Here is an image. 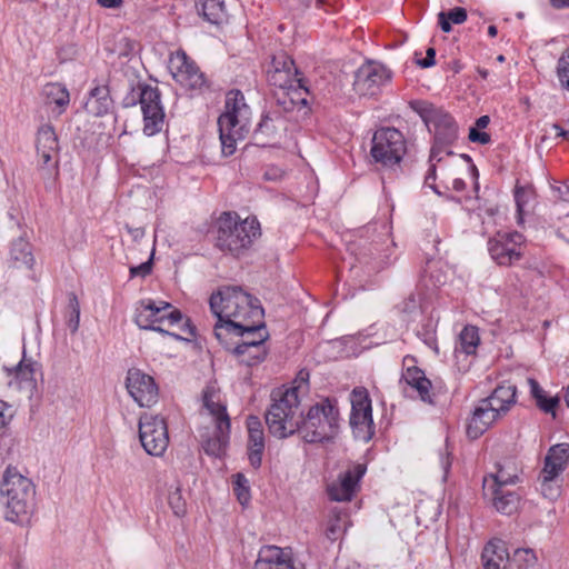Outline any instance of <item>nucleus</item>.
Listing matches in <instances>:
<instances>
[{"label": "nucleus", "instance_id": "864d4df0", "mask_svg": "<svg viewBox=\"0 0 569 569\" xmlns=\"http://www.w3.org/2000/svg\"><path fill=\"white\" fill-rule=\"evenodd\" d=\"M134 322L140 329L148 330L152 328V323H156V320H150L146 308L140 306L136 310Z\"/></svg>", "mask_w": 569, "mask_h": 569}, {"label": "nucleus", "instance_id": "f257e3e1", "mask_svg": "<svg viewBox=\"0 0 569 569\" xmlns=\"http://www.w3.org/2000/svg\"><path fill=\"white\" fill-rule=\"evenodd\" d=\"M272 403L266 412V423L272 436L283 439L297 431L308 443L331 441L339 430L337 400L325 398L311 406L303 417L299 413V396L296 389L271 393Z\"/></svg>", "mask_w": 569, "mask_h": 569}, {"label": "nucleus", "instance_id": "393cba45", "mask_svg": "<svg viewBox=\"0 0 569 569\" xmlns=\"http://www.w3.org/2000/svg\"><path fill=\"white\" fill-rule=\"evenodd\" d=\"M481 562L483 569H507L510 556L502 540L489 541L482 549Z\"/></svg>", "mask_w": 569, "mask_h": 569}, {"label": "nucleus", "instance_id": "72a5a7b5", "mask_svg": "<svg viewBox=\"0 0 569 569\" xmlns=\"http://www.w3.org/2000/svg\"><path fill=\"white\" fill-rule=\"evenodd\" d=\"M10 257L13 261V266L17 268L27 267L31 268L34 262L33 254L31 252V246L23 239H18L11 244Z\"/></svg>", "mask_w": 569, "mask_h": 569}, {"label": "nucleus", "instance_id": "774afa93", "mask_svg": "<svg viewBox=\"0 0 569 569\" xmlns=\"http://www.w3.org/2000/svg\"><path fill=\"white\" fill-rule=\"evenodd\" d=\"M463 69V63L459 59H453L448 63V70L452 71L453 74L459 73Z\"/></svg>", "mask_w": 569, "mask_h": 569}, {"label": "nucleus", "instance_id": "4c0bfd02", "mask_svg": "<svg viewBox=\"0 0 569 569\" xmlns=\"http://www.w3.org/2000/svg\"><path fill=\"white\" fill-rule=\"evenodd\" d=\"M460 351L466 355H473L480 342L478 329L473 326H466L459 335Z\"/></svg>", "mask_w": 569, "mask_h": 569}, {"label": "nucleus", "instance_id": "6ab92c4d", "mask_svg": "<svg viewBox=\"0 0 569 569\" xmlns=\"http://www.w3.org/2000/svg\"><path fill=\"white\" fill-rule=\"evenodd\" d=\"M257 569H306V565L293 557L290 548L264 546L256 562Z\"/></svg>", "mask_w": 569, "mask_h": 569}, {"label": "nucleus", "instance_id": "4d7b16f0", "mask_svg": "<svg viewBox=\"0 0 569 569\" xmlns=\"http://www.w3.org/2000/svg\"><path fill=\"white\" fill-rule=\"evenodd\" d=\"M429 162H430V168L425 177V186L429 187L437 194H440V191L437 189V186L435 183H429V180H432V181L436 180L437 163L439 161H430L429 160Z\"/></svg>", "mask_w": 569, "mask_h": 569}, {"label": "nucleus", "instance_id": "49530a36", "mask_svg": "<svg viewBox=\"0 0 569 569\" xmlns=\"http://www.w3.org/2000/svg\"><path fill=\"white\" fill-rule=\"evenodd\" d=\"M557 70L561 86L569 91V48L560 57Z\"/></svg>", "mask_w": 569, "mask_h": 569}, {"label": "nucleus", "instance_id": "bf43d9fd", "mask_svg": "<svg viewBox=\"0 0 569 569\" xmlns=\"http://www.w3.org/2000/svg\"><path fill=\"white\" fill-rule=\"evenodd\" d=\"M10 408L11 407L6 401L0 400V428H3L11 419L12 413L10 412Z\"/></svg>", "mask_w": 569, "mask_h": 569}, {"label": "nucleus", "instance_id": "ea45409f", "mask_svg": "<svg viewBox=\"0 0 569 569\" xmlns=\"http://www.w3.org/2000/svg\"><path fill=\"white\" fill-rule=\"evenodd\" d=\"M545 459L550 461L565 470L569 459V443H558L552 446Z\"/></svg>", "mask_w": 569, "mask_h": 569}, {"label": "nucleus", "instance_id": "338daca9", "mask_svg": "<svg viewBox=\"0 0 569 569\" xmlns=\"http://www.w3.org/2000/svg\"><path fill=\"white\" fill-rule=\"evenodd\" d=\"M140 305H141V307H144L147 311H150V312L154 313L156 316H160L161 309H160L159 305L156 303L154 301H152V300L141 301Z\"/></svg>", "mask_w": 569, "mask_h": 569}, {"label": "nucleus", "instance_id": "39448f33", "mask_svg": "<svg viewBox=\"0 0 569 569\" xmlns=\"http://www.w3.org/2000/svg\"><path fill=\"white\" fill-rule=\"evenodd\" d=\"M216 391L211 387L203 390V407L214 420V428L200 430V442L203 451L211 457H222L229 446L231 422L226 406L214 401Z\"/></svg>", "mask_w": 569, "mask_h": 569}, {"label": "nucleus", "instance_id": "c9c22d12", "mask_svg": "<svg viewBox=\"0 0 569 569\" xmlns=\"http://www.w3.org/2000/svg\"><path fill=\"white\" fill-rule=\"evenodd\" d=\"M201 8L199 13L210 23H219L224 16L223 0H199Z\"/></svg>", "mask_w": 569, "mask_h": 569}, {"label": "nucleus", "instance_id": "13d9d810", "mask_svg": "<svg viewBox=\"0 0 569 569\" xmlns=\"http://www.w3.org/2000/svg\"><path fill=\"white\" fill-rule=\"evenodd\" d=\"M417 64L423 69L430 68L436 64V49L430 47L427 49L426 58L418 59Z\"/></svg>", "mask_w": 569, "mask_h": 569}, {"label": "nucleus", "instance_id": "423d86ee", "mask_svg": "<svg viewBox=\"0 0 569 569\" xmlns=\"http://www.w3.org/2000/svg\"><path fill=\"white\" fill-rule=\"evenodd\" d=\"M259 234L260 224L256 219L239 221L236 213L223 212L217 222L216 247L239 256Z\"/></svg>", "mask_w": 569, "mask_h": 569}, {"label": "nucleus", "instance_id": "09e8293b", "mask_svg": "<svg viewBox=\"0 0 569 569\" xmlns=\"http://www.w3.org/2000/svg\"><path fill=\"white\" fill-rule=\"evenodd\" d=\"M419 309L420 299L415 293H410L401 303L398 305V310L406 316L417 313Z\"/></svg>", "mask_w": 569, "mask_h": 569}, {"label": "nucleus", "instance_id": "4be33fe9", "mask_svg": "<svg viewBox=\"0 0 569 569\" xmlns=\"http://www.w3.org/2000/svg\"><path fill=\"white\" fill-rule=\"evenodd\" d=\"M280 111L267 110L261 114L256 129L252 132V140L256 146L271 147L278 139V123L281 121Z\"/></svg>", "mask_w": 569, "mask_h": 569}, {"label": "nucleus", "instance_id": "4468645a", "mask_svg": "<svg viewBox=\"0 0 569 569\" xmlns=\"http://www.w3.org/2000/svg\"><path fill=\"white\" fill-rule=\"evenodd\" d=\"M39 363L26 357V349L22 351V359L13 367L3 366L2 371L9 378L8 386L18 391L26 392L31 398L37 390L36 373Z\"/></svg>", "mask_w": 569, "mask_h": 569}, {"label": "nucleus", "instance_id": "a211bd4d", "mask_svg": "<svg viewBox=\"0 0 569 569\" xmlns=\"http://www.w3.org/2000/svg\"><path fill=\"white\" fill-rule=\"evenodd\" d=\"M367 470L366 465L357 463L340 473L338 480L327 488L328 496L333 501H350L359 487L360 479Z\"/></svg>", "mask_w": 569, "mask_h": 569}, {"label": "nucleus", "instance_id": "f03ea898", "mask_svg": "<svg viewBox=\"0 0 569 569\" xmlns=\"http://www.w3.org/2000/svg\"><path fill=\"white\" fill-rule=\"evenodd\" d=\"M216 325L229 321L234 325L263 321L264 311L259 299L246 292L240 286H224L209 299Z\"/></svg>", "mask_w": 569, "mask_h": 569}, {"label": "nucleus", "instance_id": "1a4fd4ad", "mask_svg": "<svg viewBox=\"0 0 569 569\" xmlns=\"http://www.w3.org/2000/svg\"><path fill=\"white\" fill-rule=\"evenodd\" d=\"M213 333L216 339L224 349L239 346L244 347L248 342L259 341L266 343L270 335L263 321L234 325L229 321L214 325Z\"/></svg>", "mask_w": 569, "mask_h": 569}, {"label": "nucleus", "instance_id": "c03bdc74", "mask_svg": "<svg viewBox=\"0 0 569 569\" xmlns=\"http://www.w3.org/2000/svg\"><path fill=\"white\" fill-rule=\"evenodd\" d=\"M417 336L429 347L438 351L436 329L431 320L422 325L421 329L417 331Z\"/></svg>", "mask_w": 569, "mask_h": 569}, {"label": "nucleus", "instance_id": "0eeeda50", "mask_svg": "<svg viewBox=\"0 0 569 569\" xmlns=\"http://www.w3.org/2000/svg\"><path fill=\"white\" fill-rule=\"evenodd\" d=\"M139 102L143 114V132L153 136L162 130L164 111L161 104V93L157 87L147 83L139 84V92H133L123 99L126 108L133 107Z\"/></svg>", "mask_w": 569, "mask_h": 569}, {"label": "nucleus", "instance_id": "ddd939ff", "mask_svg": "<svg viewBox=\"0 0 569 569\" xmlns=\"http://www.w3.org/2000/svg\"><path fill=\"white\" fill-rule=\"evenodd\" d=\"M267 81L276 90L305 88V79L299 77L295 61L286 54L273 57L271 69L267 72Z\"/></svg>", "mask_w": 569, "mask_h": 569}, {"label": "nucleus", "instance_id": "b1692460", "mask_svg": "<svg viewBox=\"0 0 569 569\" xmlns=\"http://www.w3.org/2000/svg\"><path fill=\"white\" fill-rule=\"evenodd\" d=\"M237 359L240 365L247 367H254L264 361L269 349L266 343H262V339L259 341L248 342L244 347L233 346L227 349Z\"/></svg>", "mask_w": 569, "mask_h": 569}, {"label": "nucleus", "instance_id": "5fc2aeb1", "mask_svg": "<svg viewBox=\"0 0 569 569\" xmlns=\"http://www.w3.org/2000/svg\"><path fill=\"white\" fill-rule=\"evenodd\" d=\"M446 14H448V18L450 19V21L456 24L463 23L468 17L467 10L462 7H456L451 10H449L448 12H446Z\"/></svg>", "mask_w": 569, "mask_h": 569}, {"label": "nucleus", "instance_id": "9b49d317", "mask_svg": "<svg viewBox=\"0 0 569 569\" xmlns=\"http://www.w3.org/2000/svg\"><path fill=\"white\" fill-rule=\"evenodd\" d=\"M350 426L358 440L368 442L375 435L371 399L363 388H355L351 392Z\"/></svg>", "mask_w": 569, "mask_h": 569}, {"label": "nucleus", "instance_id": "cd10ccee", "mask_svg": "<svg viewBox=\"0 0 569 569\" xmlns=\"http://www.w3.org/2000/svg\"><path fill=\"white\" fill-rule=\"evenodd\" d=\"M174 79L181 84L191 89L201 88L204 84V76L192 61H188L183 56V61L173 73Z\"/></svg>", "mask_w": 569, "mask_h": 569}, {"label": "nucleus", "instance_id": "e2e57ef3", "mask_svg": "<svg viewBox=\"0 0 569 569\" xmlns=\"http://www.w3.org/2000/svg\"><path fill=\"white\" fill-rule=\"evenodd\" d=\"M552 129L557 132L559 137L569 140V118L563 121V126L559 123H553Z\"/></svg>", "mask_w": 569, "mask_h": 569}, {"label": "nucleus", "instance_id": "6e6552de", "mask_svg": "<svg viewBox=\"0 0 569 569\" xmlns=\"http://www.w3.org/2000/svg\"><path fill=\"white\" fill-rule=\"evenodd\" d=\"M370 154L375 162L392 168L402 160L407 147L401 131L396 128H380L372 137Z\"/></svg>", "mask_w": 569, "mask_h": 569}, {"label": "nucleus", "instance_id": "603ef678", "mask_svg": "<svg viewBox=\"0 0 569 569\" xmlns=\"http://www.w3.org/2000/svg\"><path fill=\"white\" fill-rule=\"evenodd\" d=\"M309 379H310V372L307 369H301L293 381L295 386L290 389H296V395L298 396V392L300 390L308 391L309 390Z\"/></svg>", "mask_w": 569, "mask_h": 569}, {"label": "nucleus", "instance_id": "052dcab7", "mask_svg": "<svg viewBox=\"0 0 569 569\" xmlns=\"http://www.w3.org/2000/svg\"><path fill=\"white\" fill-rule=\"evenodd\" d=\"M526 191L522 187H516L515 189V201L517 206V212L519 216H521L523 206L526 204Z\"/></svg>", "mask_w": 569, "mask_h": 569}, {"label": "nucleus", "instance_id": "de8ad7c7", "mask_svg": "<svg viewBox=\"0 0 569 569\" xmlns=\"http://www.w3.org/2000/svg\"><path fill=\"white\" fill-rule=\"evenodd\" d=\"M168 502L176 516L182 517L186 513V501L183 500L179 488L169 493Z\"/></svg>", "mask_w": 569, "mask_h": 569}, {"label": "nucleus", "instance_id": "2eb2a0df", "mask_svg": "<svg viewBox=\"0 0 569 569\" xmlns=\"http://www.w3.org/2000/svg\"><path fill=\"white\" fill-rule=\"evenodd\" d=\"M126 388L140 407L150 408L158 401L159 390L153 378L139 369L128 370Z\"/></svg>", "mask_w": 569, "mask_h": 569}, {"label": "nucleus", "instance_id": "69168bd1", "mask_svg": "<svg viewBox=\"0 0 569 569\" xmlns=\"http://www.w3.org/2000/svg\"><path fill=\"white\" fill-rule=\"evenodd\" d=\"M97 3L106 9H118L122 6L123 0H97Z\"/></svg>", "mask_w": 569, "mask_h": 569}, {"label": "nucleus", "instance_id": "5701e85b", "mask_svg": "<svg viewBox=\"0 0 569 569\" xmlns=\"http://www.w3.org/2000/svg\"><path fill=\"white\" fill-rule=\"evenodd\" d=\"M248 428V459L253 469H259L262 462L264 451V433L260 419L256 416H249L247 419Z\"/></svg>", "mask_w": 569, "mask_h": 569}, {"label": "nucleus", "instance_id": "20e7f679", "mask_svg": "<svg viewBox=\"0 0 569 569\" xmlns=\"http://www.w3.org/2000/svg\"><path fill=\"white\" fill-rule=\"evenodd\" d=\"M34 486L16 469L8 467L0 487V501L6 519L16 523L28 521L33 507Z\"/></svg>", "mask_w": 569, "mask_h": 569}, {"label": "nucleus", "instance_id": "79ce46f5", "mask_svg": "<svg viewBox=\"0 0 569 569\" xmlns=\"http://www.w3.org/2000/svg\"><path fill=\"white\" fill-rule=\"evenodd\" d=\"M233 491L238 501L246 505L250 500V487L244 475L238 472L233 476Z\"/></svg>", "mask_w": 569, "mask_h": 569}, {"label": "nucleus", "instance_id": "a19ab883", "mask_svg": "<svg viewBox=\"0 0 569 569\" xmlns=\"http://www.w3.org/2000/svg\"><path fill=\"white\" fill-rule=\"evenodd\" d=\"M69 317L67 320V326L70 329L71 333H76L79 329L80 323V303L76 293L70 292L69 296Z\"/></svg>", "mask_w": 569, "mask_h": 569}, {"label": "nucleus", "instance_id": "8fccbe9b", "mask_svg": "<svg viewBox=\"0 0 569 569\" xmlns=\"http://www.w3.org/2000/svg\"><path fill=\"white\" fill-rule=\"evenodd\" d=\"M563 471L562 468L552 463L550 459H545V466L540 471L539 476L541 479L555 480L559 477V475Z\"/></svg>", "mask_w": 569, "mask_h": 569}, {"label": "nucleus", "instance_id": "a878e982", "mask_svg": "<svg viewBox=\"0 0 569 569\" xmlns=\"http://www.w3.org/2000/svg\"><path fill=\"white\" fill-rule=\"evenodd\" d=\"M86 108L96 117L109 113L113 108V100L108 86H96L92 88Z\"/></svg>", "mask_w": 569, "mask_h": 569}, {"label": "nucleus", "instance_id": "f704fd0d", "mask_svg": "<svg viewBox=\"0 0 569 569\" xmlns=\"http://www.w3.org/2000/svg\"><path fill=\"white\" fill-rule=\"evenodd\" d=\"M303 89L306 92H309L308 89L305 88H295V89H282L274 90L272 93V100L274 101L277 111H280V114L291 112L295 110L297 104L296 94L299 90Z\"/></svg>", "mask_w": 569, "mask_h": 569}, {"label": "nucleus", "instance_id": "f8f14e48", "mask_svg": "<svg viewBox=\"0 0 569 569\" xmlns=\"http://www.w3.org/2000/svg\"><path fill=\"white\" fill-rule=\"evenodd\" d=\"M392 72L385 64L368 60L362 63L355 72L353 90L359 96H376L381 88L389 83Z\"/></svg>", "mask_w": 569, "mask_h": 569}, {"label": "nucleus", "instance_id": "a18cd8bd", "mask_svg": "<svg viewBox=\"0 0 569 569\" xmlns=\"http://www.w3.org/2000/svg\"><path fill=\"white\" fill-rule=\"evenodd\" d=\"M538 483L540 486V492L542 493V496L545 498L553 500L559 496L560 486L558 485L557 479L547 480V479H541V477L539 476Z\"/></svg>", "mask_w": 569, "mask_h": 569}, {"label": "nucleus", "instance_id": "58836bf2", "mask_svg": "<svg viewBox=\"0 0 569 569\" xmlns=\"http://www.w3.org/2000/svg\"><path fill=\"white\" fill-rule=\"evenodd\" d=\"M491 483L488 485V480L485 479L483 481V492L485 496H489V490L498 489L500 488H507L509 485H515L518 482L519 478L518 476L509 475L503 469H499L497 473L490 476Z\"/></svg>", "mask_w": 569, "mask_h": 569}, {"label": "nucleus", "instance_id": "473e14b6", "mask_svg": "<svg viewBox=\"0 0 569 569\" xmlns=\"http://www.w3.org/2000/svg\"><path fill=\"white\" fill-rule=\"evenodd\" d=\"M516 395L517 388L515 385H500L486 399L491 403L492 401L499 402L498 410L500 413L506 415L516 403Z\"/></svg>", "mask_w": 569, "mask_h": 569}, {"label": "nucleus", "instance_id": "c756f323", "mask_svg": "<svg viewBox=\"0 0 569 569\" xmlns=\"http://www.w3.org/2000/svg\"><path fill=\"white\" fill-rule=\"evenodd\" d=\"M488 250L491 258L500 266H510L522 256L519 250L510 248L508 243L497 239L488 241Z\"/></svg>", "mask_w": 569, "mask_h": 569}, {"label": "nucleus", "instance_id": "9d476101", "mask_svg": "<svg viewBox=\"0 0 569 569\" xmlns=\"http://www.w3.org/2000/svg\"><path fill=\"white\" fill-rule=\"evenodd\" d=\"M139 439L144 451L154 457H161L169 445L168 427L164 419L144 412L139 418Z\"/></svg>", "mask_w": 569, "mask_h": 569}, {"label": "nucleus", "instance_id": "bb28decb", "mask_svg": "<svg viewBox=\"0 0 569 569\" xmlns=\"http://www.w3.org/2000/svg\"><path fill=\"white\" fill-rule=\"evenodd\" d=\"M489 495L491 496L492 505L496 510L503 515H512L517 511L520 496L518 492L513 490H509L508 488H500L489 490Z\"/></svg>", "mask_w": 569, "mask_h": 569}, {"label": "nucleus", "instance_id": "6e6d98bb", "mask_svg": "<svg viewBox=\"0 0 569 569\" xmlns=\"http://www.w3.org/2000/svg\"><path fill=\"white\" fill-rule=\"evenodd\" d=\"M468 138L471 142H478L480 144H487L491 140L490 134L483 131H479L475 127L470 128Z\"/></svg>", "mask_w": 569, "mask_h": 569}, {"label": "nucleus", "instance_id": "3c124183", "mask_svg": "<svg viewBox=\"0 0 569 569\" xmlns=\"http://www.w3.org/2000/svg\"><path fill=\"white\" fill-rule=\"evenodd\" d=\"M152 264H153V253H151L149 260H147L146 262H142L139 266L131 267L130 270H129L130 271V277L131 278H134V277L144 278V277H147L152 271Z\"/></svg>", "mask_w": 569, "mask_h": 569}, {"label": "nucleus", "instance_id": "dca6fc26", "mask_svg": "<svg viewBox=\"0 0 569 569\" xmlns=\"http://www.w3.org/2000/svg\"><path fill=\"white\" fill-rule=\"evenodd\" d=\"M224 112L218 119V127L246 130L250 114V108L246 103L243 93L239 89L227 92Z\"/></svg>", "mask_w": 569, "mask_h": 569}, {"label": "nucleus", "instance_id": "f3484780", "mask_svg": "<svg viewBox=\"0 0 569 569\" xmlns=\"http://www.w3.org/2000/svg\"><path fill=\"white\" fill-rule=\"evenodd\" d=\"M37 153L40 159V170L43 174L50 177L57 173L58 161L54 158L58 154V137L51 124H43L39 128L36 142Z\"/></svg>", "mask_w": 569, "mask_h": 569}, {"label": "nucleus", "instance_id": "7c9ffc66", "mask_svg": "<svg viewBox=\"0 0 569 569\" xmlns=\"http://www.w3.org/2000/svg\"><path fill=\"white\" fill-rule=\"evenodd\" d=\"M528 383L530 386L531 397L535 399L537 407L545 413H551L552 417H556V408L560 402L559 397L548 396L536 379L529 378Z\"/></svg>", "mask_w": 569, "mask_h": 569}, {"label": "nucleus", "instance_id": "2f4dec72", "mask_svg": "<svg viewBox=\"0 0 569 569\" xmlns=\"http://www.w3.org/2000/svg\"><path fill=\"white\" fill-rule=\"evenodd\" d=\"M42 97L47 104H56L60 108V113L70 102V94L67 88L58 82H49L42 88Z\"/></svg>", "mask_w": 569, "mask_h": 569}, {"label": "nucleus", "instance_id": "0e129e2a", "mask_svg": "<svg viewBox=\"0 0 569 569\" xmlns=\"http://www.w3.org/2000/svg\"><path fill=\"white\" fill-rule=\"evenodd\" d=\"M161 317H164V320L171 326L180 322L183 318L181 311L178 309H172L168 315H161Z\"/></svg>", "mask_w": 569, "mask_h": 569}, {"label": "nucleus", "instance_id": "c85d7f7f", "mask_svg": "<svg viewBox=\"0 0 569 569\" xmlns=\"http://www.w3.org/2000/svg\"><path fill=\"white\" fill-rule=\"evenodd\" d=\"M348 250L350 251L351 254L355 256L357 262L362 263L365 266H369L370 270L378 271L382 268V264L380 262H375L376 254L379 251L377 246H373L372 243L367 241H355L349 243Z\"/></svg>", "mask_w": 569, "mask_h": 569}, {"label": "nucleus", "instance_id": "e433bc0d", "mask_svg": "<svg viewBox=\"0 0 569 569\" xmlns=\"http://www.w3.org/2000/svg\"><path fill=\"white\" fill-rule=\"evenodd\" d=\"M243 131L239 130V127L234 129L219 127L221 151L224 157H229L236 151L237 139L243 138Z\"/></svg>", "mask_w": 569, "mask_h": 569}, {"label": "nucleus", "instance_id": "680f3d73", "mask_svg": "<svg viewBox=\"0 0 569 569\" xmlns=\"http://www.w3.org/2000/svg\"><path fill=\"white\" fill-rule=\"evenodd\" d=\"M438 23H439L440 29L446 33L450 32L452 29L451 21L445 11H441L438 13Z\"/></svg>", "mask_w": 569, "mask_h": 569}, {"label": "nucleus", "instance_id": "7ed1b4c3", "mask_svg": "<svg viewBox=\"0 0 569 569\" xmlns=\"http://www.w3.org/2000/svg\"><path fill=\"white\" fill-rule=\"evenodd\" d=\"M410 107L419 114L428 131L433 133L429 160L441 161V152H446L447 156H453L455 152L450 147L459 137V126L455 118L443 108L427 101H411Z\"/></svg>", "mask_w": 569, "mask_h": 569}, {"label": "nucleus", "instance_id": "aec40b11", "mask_svg": "<svg viewBox=\"0 0 569 569\" xmlns=\"http://www.w3.org/2000/svg\"><path fill=\"white\" fill-rule=\"evenodd\" d=\"M416 359L407 356L403 359L405 370L402 371L400 382H406L407 386L411 387L418 392L421 401L427 403H433L431 396V381L426 377L422 369L415 365Z\"/></svg>", "mask_w": 569, "mask_h": 569}, {"label": "nucleus", "instance_id": "412c9836", "mask_svg": "<svg viewBox=\"0 0 569 569\" xmlns=\"http://www.w3.org/2000/svg\"><path fill=\"white\" fill-rule=\"evenodd\" d=\"M498 409L491 407V402L486 398L481 399L475 408L472 417L467 427V435L470 439H478L483 432L500 417Z\"/></svg>", "mask_w": 569, "mask_h": 569}, {"label": "nucleus", "instance_id": "37998d69", "mask_svg": "<svg viewBox=\"0 0 569 569\" xmlns=\"http://www.w3.org/2000/svg\"><path fill=\"white\" fill-rule=\"evenodd\" d=\"M536 561V553L529 548L516 549L513 555L510 557V562L516 563L518 567H531Z\"/></svg>", "mask_w": 569, "mask_h": 569}]
</instances>
